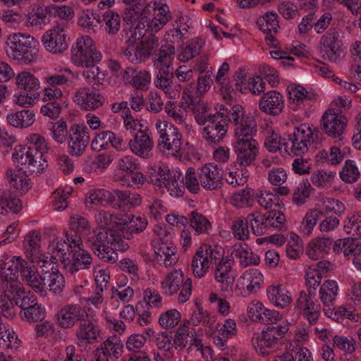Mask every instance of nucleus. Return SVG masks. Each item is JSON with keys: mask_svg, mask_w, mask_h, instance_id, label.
Returning a JSON list of instances; mask_svg holds the SVG:
<instances>
[{"mask_svg": "<svg viewBox=\"0 0 361 361\" xmlns=\"http://www.w3.org/2000/svg\"><path fill=\"white\" fill-rule=\"evenodd\" d=\"M82 240L99 259L110 263L118 259L115 250L124 251L128 248V244L121 240L115 225L111 228L99 226L92 230H85Z\"/></svg>", "mask_w": 361, "mask_h": 361, "instance_id": "1", "label": "nucleus"}, {"mask_svg": "<svg viewBox=\"0 0 361 361\" xmlns=\"http://www.w3.org/2000/svg\"><path fill=\"white\" fill-rule=\"evenodd\" d=\"M72 59L78 66L85 68L82 75L94 89L102 85L105 73L97 66L102 54L97 50L92 38L85 35L77 39L72 48Z\"/></svg>", "mask_w": 361, "mask_h": 361, "instance_id": "2", "label": "nucleus"}, {"mask_svg": "<svg viewBox=\"0 0 361 361\" xmlns=\"http://www.w3.org/2000/svg\"><path fill=\"white\" fill-rule=\"evenodd\" d=\"M252 322H263L266 328L262 333H255L252 338V345L256 352L266 356L273 352L278 341L283 338L284 334L288 332L290 324L286 317H250Z\"/></svg>", "mask_w": 361, "mask_h": 361, "instance_id": "3", "label": "nucleus"}, {"mask_svg": "<svg viewBox=\"0 0 361 361\" xmlns=\"http://www.w3.org/2000/svg\"><path fill=\"white\" fill-rule=\"evenodd\" d=\"M6 53L8 57L28 65L37 59L36 41L30 35L14 33L6 42Z\"/></svg>", "mask_w": 361, "mask_h": 361, "instance_id": "4", "label": "nucleus"}, {"mask_svg": "<svg viewBox=\"0 0 361 361\" xmlns=\"http://www.w3.org/2000/svg\"><path fill=\"white\" fill-rule=\"evenodd\" d=\"M47 259V257L46 259L44 257L40 260L42 271L38 282L40 287L37 288L36 293H40L42 296L46 295L47 290H49L54 294L59 293L65 286L63 276L59 272L54 263L52 261H48Z\"/></svg>", "mask_w": 361, "mask_h": 361, "instance_id": "5", "label": "nucleus"}, {"mask_svg": "<svg viewBox=\"0 0 361 361\" xmlns=\"http://www.w3.org/2000/svg\"><path fill=\"white\" fill-rule=\"evenodd\" d=\"M256 133H247L236 135L233 150L236 161L240 166H247L254 164L259 152L258 143L253 139Z\"/></svg>", "mask_w": 361, "mask_h": 361, "instance_id": "6", "label": "nucleus"}, {"mask_svg": "<svg viewBox=\"0 0 361 361\" xmlns=\"http://www.w3.org/2000/svg\"><path fill=\"white\" fill-rule=\"evenodd\" d=\"M220 117L235 124V136L247 133H257V123L252 116H245L241 105L236 104L226 109V112L218 111Z\"/></svg>", "mask_w": 361, "mask_h": 361, "instance_id": "7", "label": "nucleus"}, {"mask_svg": "<svg viewBox=\"0 0 361 361\" xmlns=\"http://www.w3.org/2000/svg\"><path fill=\"white\" fill-rule=\"evenodd\" d=\"M162 288L166 294L171 295L180 289L178 300L180 303H184L189 300L192 293V281L190 278H187L184 281V275L181 270L175 269L169 274L164 281L161 282Z\"/></svg>", "mask_w": 361, "mask_h": 361, "instance_id": "8", "label": "nucleus"}, {"mask_svg": "<svg viewBox=\"0 0 361 361\" xmlns=\"http://www.w3.org/2000/svg\"><path fill=\"white\" fill-rule=\"evenodd\" d=\"M180 177L179 171L171 172L167 166H158L151 169L149 182L159 188H165L171 195H178V180Z\"/></svg>", "mask_w": 361, "mask_h": 361, "instance_id": "9", "label": "nucleus"}, {"mask_svg": "<svg viewBox=\"0 0 361 361\" xmlns=\"http://www.w3.org/2000/svg\"><path fill=\"white\" fill-rule=\"evenodd\" d=\"M71 233H66V239L59 240L54 239L49 245V252L51 255L49 262L54 260L60 261L64 266L65 260L69 256L68 254H71V250L73 246L76 245H82L81 238L78 237V235L72 234Z\"/></svg>", "mask_w": 361, "mask_h": 361, "instance_id": "10", "label": "nucleus"}, {"mask_svg": "<svg viewBox=\"0 0 361 361\" xmlns=\"http://www.w3.org/2000/svg\"><path fill=\"white\" fill-rule=\"evenodd\" d=\"M202 136L209 145H219L228 131V120L220 117L218 111L204 125Z\"/></svg>", "mask_w": 361, "mask_h": 361, "instance_id": "11", "label": "nucleus"}, {"mask_svg": "<svg viewBox=\"0 0 361 361\" xmlns=\"http://www.w3.org/2000/svg\"><path fill=\"white\" fill-rule=\"evenodd\" d=\"M290 142V152L295 156H299L308 150V145L314 143V135L310 126L302 124L295 127L291 135H288Z\"/></svg>", "mask_w": 361, "mask_h": 361, "instance_id": "12", "label": "nucleus"}, {"mask_svg": "<svg viewBox=\"0 0 361 361\" xmlns=\"http://www.w3.org/2000/svg\"><path fill=\"white\" fill-rule=\"evenodd\" d=\"M347 122L346 116L329 110L326 111L322 116L321 128L329 137L342 140V135L345 130Z\"/></svg>", "mask_w": 361, "mask_h": 361, "instance_id": "13", "label": "nucleus"}, {"mask_svg": "<svg viewBox=\"0 0 361 361\" xmlns=\"http://www.w3.org/2000/svg\"><path fill=\"white\" fill-rule=\"evenodd\" d=\"M90 130L85 126L73 125L69 130V153L80 157L85 152L90 141Z\"/></svg>", "mask_w": 361, "mask_h": 361, "instance_id": "14", "label": "nucleus"}, {"mask_svg": "<svg viewBox=\"0 0 361 361\" xmlns=\"http://www.w3.org/2000/svg\"><path fill=\"white\" fill-rule=\"evenodd\" d=\"M338 36V31L335 28H331L322 37L320 54L324 60L336 62L339 59L342 49Z\"/></svg>", "mask_w": 361, "mask_h": 361, "instance_id": "15", "label": "nucleus"}, {"mask_svg": "<svg viewBox=\"0 0 361 361\" xmlns=\"http://www.w3.org/2000/svg\"><path fill=\"white\" fill-rule=\"evenodd\" d=\"M115 226L117 232L121 235V238L130 240L134 233L138 234L145 230L147 226V220L144 216H132L128 219L116 218Z\"/></svg>", "mask_w": 361, "mask_h": 361, "instance_id": "16", "label": "nucleus"}, {"mask_svg": "<svg viewBox=\"0 0 361 361\" xmlns=\"http://www.w3.org/2000/svg\"><path fill=\"white\" fill-rule=\"evenodd\" d=\"M42 41L46 50L54 54L62 53L68 48L64 26L57 25L46 32Z\"/></svg>", "mask_w": 361, "mask_h": 361, "instance_id": "17", "label": "nucleus"}, {"mask_svg": "<svg viewBox=\"0 0 361 361\" xmlns=\"http://www.w3.org/2000/svg\"><path fill=\"white\" fill-rule=\"evenodd\" d=\"M82 245L73 246L71 254L64 263V269L70 273L89 269L92 264V257L87 251L81 247Z\"/></svg>", "mask_w": 361, "mask_h": 361, "instance_id": "18", "label": "nucleus"}, {"mask_svg": "<svg viewBox=\"0 0 361 361\" xmlns=\"http://www.w3.org/2000/svg\"><path fill=\"white\" fill-rule=\"evenodd\" d=\"M198 175L200 185L206 190H216L223 184V171L217 165L208 164L202 166Z\"/></svg>", "mask_w": 361, "mask_h": 361, "instance_id": "19", "label": "nucleus"}, {"mask_svg": "<svg viewBox=\"0 0 361 361\" xmlns=\"http://www.w3.org/2000/svg\"><path fill=\"white\" fill-rule=\"evenodd\" d=\"M78 321L79 328L76 332V336L78 345L83 346L96 343L100 335L99 326L88 317H78Z\"/></svg>", "mask_w": 361, "mask_h": 361, "instance_id": "20", "label": "nucleus"}, {"mask_svg": "<svg viewBox=\"0 0 361 361\" xmlns=\"http://www.w3.org/2000/svg\"><path fill=\"white\" fill-rule=\"evenodd\" d=\"M183 99L185 101V106L191 109L199 125H205L209 118H212V114L208 113L207 104L201 100L198 95L195 96L192 92L188 94L184 92Z\"/></svg>", "mask_w": 361, "mask_h": 361, "instance_id": "21", "label": "nucleus"}, {"mask_svg": "<svg viewBox=\"0 0 361 361\" xmlns=\"http://www.w3.org/2000/svg\"><path fill=\"white\" fill-rule=\"evenodd\" d=\"M158 148L163 152L167 149L171 151L173 155L181 156L183 154L182 134L176 128H169L168 131L165 130L164 133H161Z\"/></svg>", "mask_w": 361, "mask_h": 361, "instance_id": "22", "label": "nucleus"}, {"mask_svg": "<svg viewBox=\"0 0 361 361\" xmlns=\"http://www.w3.org/2000/svg\"><path fill=\"white\" fill-rule=\"evenodd\" d=\"M74 102L82 109L92 111L102 106L104 98L101 94L94 92L87 87H82L75 92Z\"/></svg>", "mask_w": 361, "mask_h": 361, "instance_id": "23", "label": "nucleus"}, {"mask_svg": "<svg viewBox=\"0 0 361 361\" xmlns=\"http://www.w3.org/2000/svg\"><path fill=\"white\" fill-rule=\"evenodd\" d=\"M150 5L145 2H137L132 6H128L125 8L123 13V20L130 26V29L142 21V18L146 16H149Z\"/></svg>", "mask_w": 361, "mask_h": 361, "instance_id": "24", "label": "nucleus"}, {"mask_svg": "<svg viewBox=\"0 0 361 361\" xmlns=\"http://www.w3.org/2000/svg\"><path fill=\"white\" fill-rule=\"evenodd\" d=\"M259 108L267 114L279 115L283 109V96L276 91H269L259 100Z\"/></svg>", "mask_w": 361, "mask_h": 361, "instance_id": "25", "label": "nucleus"}, {"mask_svg": "<svg viewBox=\"0 0 361 361\" xmlns=\"http://www.w3.org/2000/svg\"><path fill=\"white\" fill-rule=\"evenodd\" d=\"M129 147L135 154L147 158L153 148V141L145 131L140 130L135 133L134 138L128 142Z\"/></svg>", "mask_w": 361, "mask_h": 361, "instance_id": "26", "label": "nucleus"}, {"mask_svg": "<svg viewBox=\"0 0 361 361\" xmlns=\"http://www.w3.org/2000/svg\"><path fill=\"white\" fill-rule=\"evenodd\" d=\"M53 10L52 4L48 6L34 5L27 13V23L31 26L39 27L49 23Z\"/></svg>", "mask_w": 361, "mask_h": 361, "instance_id": "27", "label": "nucleus"}, {"mask_svg": "<svg viewBox=\"0 0 361 361\" xmlns=\"http://www.w3.org/2000/svg\"><path fill=\"white\" fill-rule=\"evenodd\" d=\"M5 177L10 185L21 192H26L32 187L30 179L25 172L19 169H8Z\"/></svg>", "mask_w": 361, "mask_h": 361, "instance_id": "28", "label": "nucleus"}, {"mask_svg": "<svg viewBox=\"0 0 361 361\" xmlns=\"http://www.w3.org/2000/svg\"><path fill=\"white\" fill-rule=\"evenodd\" d=\"M97 348L101 352L103 351L111 361H116L123 354V343L118 336L114 334L109 336Z\"/></svg>", "mask_w": 361, "mask_h": 361, "instance_id": "29", "label": "nucleus"}, {"mask_svg": "<svg viewBox=\"0 0 361 361\" xmlns=\"http://www.w3.org/2000/svg\"><path fill=\"white\" fill-rule=\"evenodd\" d=\"M317 97V94L314 92L307 91L300 85L291 86L288 90L289 100L298 109L305 108L308 102L314 101Z\"/></svg>", "mask_w": 361, "mask_h": 361, "instance_id": "30", "label": "nucleus"}, {"mask_svg": "<svg viewBox=\"0 0 361 361\" xmlns=\"http://www.w3.org/2000/svg\"><path fill=\"white\" fill-rule=\"evenodd\" d=\"M312 290H308V294L302 291L300 293L299 298L296 302L295 310L297 314H302L303 316H312V314H319L320 311L319 305H316L312 300Z\"/></svg>", "mask_w": 361, "mask_h": 361, "instance_id": "31", "label": "nucleus"}, {"mask_svg": "<svg viewBox=\"0 0 361 361\" xmlns=\"http://www.w3.org/2000/svg\"><path fill=\"white\" fill-rule=\"evenodd\" d=\"M204 44V41L200 37L193 38L183 44L178 48V59L181 62H186L199 55Z\"/></svg>", "mask_w": 361, "mask_h": 361, "instance_id": "32", "label": "nucleus"}, {"mask_svg": "<svg viewBox=\"0 0 361 361\" xmlns=\"http://www.w3.org/2000/svg\"><path fill=\"white\" fill-rule=\"evenodd\" d=\"M233 249L235 257L240 259L239 262L243 267L255 266L259 264V256L254 253L247 244L235 243Z\"/></svg>", "mask_w": 361, "mask_h": 361, "instance_id": "33", "label": "nucleus"}, {"mask_svg": "<svg viewBox=\"0 0 361 361\" xmlns=\"http://www.w3.org/2000/svg\"><path fill=\"white\" fill-rule=\"evenodd\" d=\"M232 260L229 259H221L215 270V279L222 285L221 289L227 290L233 283V278L230 276L231 271Z\"/></svg>", "mask_w": 361, "mask_h": 361, "instance_id": "34", "label": "nucleus"}, {"mask_svg": "<svg viewBox=\"0 0 361 361\" xmlns=\"http://www.w3.org/2000/svg\"><path fill=\"white\" fill-rule=\"evenodd\" d=\"M6 120L13 127L25 128L33 124L35 122V114L29 109L18 111L8 114Z\"/></svg>", "mask_w": 361, "mask_h": 361, "instance_id": "35", "label": "nucleus"}, {"mask_svg": "<svg viewBox=\"0 0 361 361\" xmlns=\"http://www.w3.org/2000/svg\"><path fill=\"white\" fill-rule=\"evenodd\" d=\"M332 241L328 238H319L310 242L306 249V253L310 258L317 259L323 257L329 252Z\"/></svg>", "mask_w": 361, "mask_h": 361, "instance_id": "36", "label": "nucleus"}, {"mask_svg": "<svg viewBox=\"0 0 361 361\" xmlns=\"http://www.w3.org/2000/svg\"><path fill=\"white\" fill-rule=\"evenodd\" d=\"M267 295L269 301L276 307L285 308L291 301V297L282 286H271L267 289Z\"/></svg>", "mask_w": 361, "mask_h": 361, "instance_id": "37", "label": "nucleus"}, {"mask_svg": "<svg viewBox=\"0 0 361 361\" xmlns=\"http://www.w3.org/2000/svg\"><path fill=\"white\" fill-rule=\"evenodd\" d=\"M20 264V274L22 279L36 292L37 288L40 287L38 283L40 274L35 271L33 260L27 262L22 259Z\"/></svg>", "mask_w": 361, "mask_h": 361, "instance_id": "38", "label": "nucleus"}, {"mask_svg": "<svg viewBox=\"0 0 361 361\" xmlns=\"http://www.w3.org/2000/svg\"><path fill=\"white\" fill-rule=\"evenodd\" d=\"M139 42L136 57L140 62L145 61L151 54L153 50L159 46V38L154 34H149Z\"/></svg>", "mask_w": 361, "mask_h": 361, "instance_id": "39", "label": "nucleus"}, {"mask_svg": "<svg viewBox=\"0 0 361 361\" xmlns=\"http://www.w3.org/2000/svg\"><path fill=\"white\" fill-rule=\"evenodd\" d=\"M78 23V25L85 30L86 32L92 33L95 32L99 28L101 20L98 14L94 13L92 11L86 10L81 11L80 13Z\"/></svg>", "mask_w": 361, "mask_h": 361, "instance_id": "40", "label": "nucleus"}, {"mask_svg": "<svg viewBox=\"0 0 361 361\" xmlns=\"http://www.w3.org/2000/svg\"><path fill=\"white\" fill-rule=\"evenodd\" d=\"M22 258L20 257H13L8 262H0V276L4 280L14 281L18 277L20 267L21 266Z\"/></svg>", "mask_w": 361, "mask_h": 361, "instance_id": "41", "label": "nucleus"}, {"mask_svg": "<svg viewBox=\"0 0 361 361\" xmlns=\"http://www.w3.org/2000/svg\"><path fill=\"white\" fill-rule=\"evenodd\" d=\"M15 159L20 160V164L27 165L28 169L31 173H40L43 171L44 167L43 164H39L37 166L38 161L33 159L30 156V149H27V146H20V149L16 150V153L13 154Z\"/></svg>", "mask_w": 361, "mask_h": 361, "instance_id": "42", "label": "nucleus"}, {"mask_svg": "<svg viewBox=\"0 0 361 361\" xmlns=\"http://www.w3.org/2000/svg\"><path fill=\"white\" fill-rule=\"evenodd\" d=\"M178 195L182 192V188L185 186L192 193H197L200 189V179H197L195 170L192 167L187 169L185 176H183L181 173V177L178 180Z\"/></svg>", "mask_w": 361, "mask_h": 361, "instance_id": "43", "label": "nucleus"}, {"mask_svg": "<svg viewBox=\"0 0 361 361\" xmlns=\"http://www.w3.org/2000/svg\"><path fill=\"white\" fill-rule=\"evenodd\" d=\"M175 55V47L172 44L161 46L159 52L155 54L154 66L155 67H171Z\"/></svg>", "mask_w": 361, "mask_h": 361, "instance_id": "44", "label": "nucleus"}, {"mask_svg": "<svg viewBox=\"0 0 361 361\" xmlns=\"http://www.w3.org/2000/svg\"><path fill=\"white\" fill-rule=\"evenodd\" d=\"M243 279L246 284L247 290L250 293H254L260 288L264 277L258 269H250L244 273Z\"/></svg>", "mask_w": 361, "mask_h": 361, "instance_id": "45", "label": "nucleus"}, {"mask_svg": "<svg viewBox=\"0 0 361 361\" xmlns=\"http://www.w3.org/2000/svg\"><path fill=\"white\" fill-rule=\"evenodd\" d=\"M16 84L19 89L32 92L39 88V80L31 73L23 71L16 76Z\"/></svg>", "mask_w": 361, "mask_h": 361, "instance_id": "46", "label": "nucleus"}, {"mask_svg": "<svg viewBox=\"0 0 361 361\" xmlns=\"http://www.w3.org/2000/svg\"><path fill=\"white\" fill-rule=\"evenodd\" d=\"M189 324L190 322L187 321L183 324L180 325L175 334L173 344L177 350H181L184 349L188 343L190 342V340H191L192 336L195 337V331L193 333L189 331Z\"/></svg>", "mask_w": 361, "mask_h": 361, "instance_id": "47", "label": "nucleus"}, {"mask_svg": "<svg viewBox=\"0 0 361 361\" xmlns=\"http://www.w3.org/2000/svg\"><path fill=\"white\" fill-rule=\"evenodd\" d=\"M202 250H197L192 261V270L193 274L198 278L202 277L210 267L209 261L207 259V252L203 255Z\"/></svg>", "mask_w": 361, "mask_h": 361, "instance_id": "48", "label": "nucleus"}, {"mask_svg": "<svg viewBox=\"0 0 361 361\" xmlns=\"http://www.w3.org/2000/svg\"><path fill=\"white\" fill-rule=\"evenodd\" d=\"M246 222L250 224L253 233L256 235H262L267 232L265 226V214L259 212L250 213L246 218Z\"/></svg>", "mask_w": 361, "mask_h": 361, "instance_id": "49", "label": "nucleus"}, {"mask_svg": "<svg viewBox=\"0 0 361 361\" xmlns=\"http://www.w3.org/2000/svg\"><path fill=\"white\" fill-rule=\"evenodd\" d=\"M159 70L154 80L156 87L164 90L171 86L173 79V68L172 67H155Z\"/></svg>", "mask_w": 361, "mask_h": 361, "instance_id": "50", "label": "nucleus"}, {"mask_svg": "<svg viewBox=\"0 0 361 361\" xmlns=\"http://www.w3.org/2000/svg\"><path fill=\"white\" fill-rule=\"evenodd\" d=\"M360 176V171L355 162L350 159L346 160L340 171L341 180L345 183H353L357 180Z\"/></svg>", "mask_w": 361, "mask_h": 361, "instance_id": "51", "label": "nucleus"}, {"mask_svg": "<svg viewBox=\"0 0 361 361\" xmlns=\"http://www.w3.org/2000/svg\"><path fill=\"white\" fill-rule=\"evenodd\" d=\"M73 74L70 69L61 70L58 73L51 74L45 78L49 86L56 87L57 85H66L72 82Z\"/></svg>", "mask_w": 361, "mask_h": 361, "instance_id": "52", "label": "nucleus"}, {"mask_svg": "<svg viewBox=\"0 0 361 361\" xmlns=\"http://www.w3.org/2000/svg\"><path fill=\"white\" fill-rule=\"evenodd\" d=\"M321 215L322 212L319 209H312L307 212L300 226L301 233L306 236L310 235Z\"/></svg>", "mask_w": 361, "mask_h": 361, "instance_id": "53", "label": "nucleus"}, {"mask_svg": "<svg viewBox=\"0 0 361 361\" xmlns=\"http://www.w3.org/2000/svg\"><path fill=\"white\" fill-rule=\"evenodd\" d=\"M190 224L197 233H207L211 228L209 221L197 212L190 214Z\"/></svg>", "mask_w": 361, "mask_h": 361, "instance_id": "54", "label": "nucleus"}, {"mask_svg": "<svg viewBox=\"0 0 361 361\" xmlns=\"http://www.w3.org/2000/svg\"><path fill=\"white\" fill-rule=\"evenodd\" d=\"M277 14L274 13H267L257 21L259 29L264 33L269 34L271 31L277 32L279 22Z\"/></svg>", "mask_w": 361, "mask_h": 361, "instance_id": "55", "label": "nucleus"}, {"mask_svg": "<svg viewBox=\"0 0 361 361\" xmlns=\"http://www.w3.org/2000/svg\"><path fill=\"white\" fill-rule=\"evenodd\" d=\"M103 21L106 25V31L109 35H116L120 29V16L112 11H107L103 14Z\"/></svg>", "mask_w": 361, "mask_h": 361, "instance_id": "56", "label": "nucleus"}, {"mask_svg": "<svg viewBox=\"0 0 361 361\" xmlns=\"http://www.w3.org/2000/svg\"><path fill=\"white\" fill-rule=\"evenodd\" d=\"M253 195V190L248 188L235 192L232 195L233 204L238 207H246L250 204Z\"/></svg>", "mask_w": 361, "mask_h": 361, "instance_id": "57", "label": "nucleus"}, {"mask_svg": "<svg viewBox=\"0 0 361 361\" xmlns=\"http://www.w3.org/2000/svg\"><path fill=\"white\" fill-rule=\"evenodd\" d=\"M285 216L278 210H271L265 214V226L267 231L271 228H281L285 222Z\"/></svg>", "mask_w": 361, "mask_h": 361, "instance_id": "58", "label": "nucleus"}, {"mask_svg": "<svg viewBox=\"0 0 361 361\" xmlns=\"http://www.w3.org/2000/svg\"><path fill=\"white\" fill-rule=\"evenodd\" d=\"M114 139V133L112 131H102L93 139L91 148L94 151L99 152L107 147L109 142Z\"/></svg>", "mask_w": 361, "mask_h": 361, "instance_id": "59", "label": "nucleus"}, {"mask_svg": "<svg viewBox=\"0 0 361 361\" xmlns=\"http://www.w3.org/2000/svg\"><path fill=\"white\" fill-rule=\"evenodd\" d=\"M118 180L123 185L131 187L135 185L142 184L145 181V177L138 170H135L133 172L126 173L122 175Z\"/></svg>", "mask_w": 361, "mask_h": 361, "instance_id": "60", "label": "nucleus"}, {"mask_svg": "<svg viewBox=\"0 0 361 361\" xmlns=\"http://www.w3.org/2000/svg\"><path fill=\"white\" fill-rule=\"evenodd\" d=\"M310 183L308 181L300 183L294 191L293 200L298 205L302 204L310 196Z\"/></svg>", "mask_w": 361, "mask_h": 361, "instance_id": "61", "label": "nucleus"}, {"mask_svg": "<svg viewBox=\"0 0 361 361\" xmlns=\"http://www.w3.org/2000/svg\"><path fill=\"white\" fill-rule=\"evenodd\" d=\"M27 140V145L31 147V150H38L41 153H47L49 150L45 139L40 135H30Z\"/></svg>", "mask_w": 361, "mask_h": 361, "instance_id": "62", "label": "nucleus"}, {"mask_svg": "<svg viewBox=\"0 0 361 361\" xmlns=\"http://www.w3.org/2000/svg\"><path fill=\"white\" fill-rule=\"evenodd\" d=\"M334 345L344 353H353L355 350V341L344 336H335L333 338Z\"/></svg>", "mask_w": 361, "mask_h": 361, "instance_id": "63", "label": "nucleus"}, {"mask_svg": "<svg viewBox=\"0 0 361 361\" xmlns=\"http://www.w3.org/2000/svg\"><path fill=\"white\" fill-rule=\"evenodd\" d=\"M233 233L239 240H245L248 238L249 230L246 219L238 218L232 226Z\"/></svg>", "mask_w": 361, "mask_h": 361, "instance_id": "64", "label": "nucleus"}]
</instances>
